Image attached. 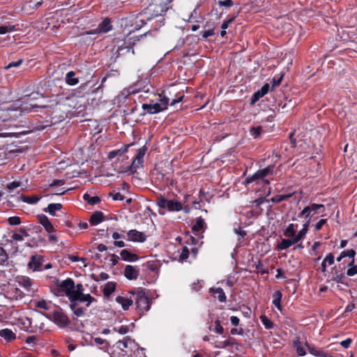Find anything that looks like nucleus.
<instances>
[{
  "instance_id": "nucleus-7",
  "label": "nucleus",
  "mask_w": 357,
  "mask_h": 357,
  "mask_svg": "<svg viewBox=\"0 0 357 357\" xmlns=\"http://www.w3.org/2000/svg\"><path fill=\"white\" fill-rule=\"evenodd\" d=\"M43 314L61 328L66 327L70 324L68 317L62 311L61 309L54 311L51 314Z\"/></svg>"
},
{
  "instance_id": "nucleus-1",
  "label": "nucleus",
  "mask_w": 357,
  "mask_h": 357,
  "mask_svg": "<svg viewBox=\"0 0 357 357\" xmlns=\"http://www.w3.org/2000/svg\"><path fill=\"white\" fill-rule=\"evenodd\" d=\"M43 108L46 109L45 113L50 116L52 124L61 122L67 117L66 106L63 104L56 102L50 106L43 105Z\"/></svg>"
},
{
  "instance_id": "nucleus-27",
  "label": "nucleus",
  "mask_w": 357,
  "mask_h": 357,
  "mask_svg": "<svg viewBox=\"0 0 357 357\" xmlns=\"http://www.w3.org/2000/svg\"><path fill=\"white\" fill-rule=\"evenodd\" d=\"M116 301L121 304L122 308L124 310H128L130 305H132L133 301L131 298H125L121 296H119L116 298Z\"/></svg>"
},
{
  "instance_id": "nucleus-14",
  "label": "nucleus",
  "mask_w": 357,
  "mask_h": 357,
  "mask_svg": "<svg viewBox=\"0 0 357 357\" xmlns=\"http://www.w3.org/2000/svg\"><path fill=\"white\" fill-rule=\"evenodd\" d=\"M43 261V259L41 256L33 255L31 257L28 267L33 271H40Z\"/></svg>"
},
{
  "instance_id": "nucleus-33",
  "label": "nucleus",
  "mask_w": 357,
  "mask_h": 357,
  "mask_svg": "<svg viewBox=\"0 0 357 357\" xmlns=\"http://www.w3.org/2000/svg\"><path fill=\"white\" fill-rule=\"evenodd\" d=\"M306 207L308 208V212H310V213L312 215V216L315 213H318L320 209H323L321 212L324 211V205L323 204H311L310 205Z\"/></svg>"
},
{
  "instance_id": "nucleus-23",
  "label": "nucleus",
  "mask_w": 357,
  "mask_h": 357,
  "mask_svg": "<svg viewBox=\"0 0 357 357\" xmlns=\"http://www.w3.org/2000/svg\"><path fill=\"white\" fill-rule=\"evenodd\" d=\"M104 220V214L101 211H95L89 219V222L91 225H97L102 222Z\"/></svg>"
},
{
  "instance_id": "nucleus-61",
  "label": "nucleus",
  "mask_w": 357,
  "mask_h": 357,
  "mask_svg": "<svg viewBox=\"0 0 357 357\" xmlns=\"http://www.w3.org/2000/svg\"><path fill=\"white\" fill-rule=\"evenodd\" d=\"M20 181H13L10 183H8L7 185V188L10 190V191H12L14 189L18 188L19 186H20Z\"/></svg>"
},
{
  "instance_id": "nucleus-41",
  "label": "nucleus",
  "mask_w": 357,
  "mask_h": 357,
  "mask_svg": "<svg viewBox=\"0 0 357 357\" xmlns=\"http://www.w3.org/2000/svg\"><path fill=\"white\" fill-rule=\"evenodd\" d=\"M146 148L144 146L142 148L137 150V153L136 155L137 160L138 161V164H142L144 162V156L146 153Z\"/></svg>"
},
{
  "instance_id": "nucleus-20",
  "label": "nucleus",
  "mask_w": 357,
  "mask_h": 357,
  "mask_svg": "<svg viewBox=\"0 0 357 357\" xmlns=\"http://www.w3.org/2000/svg\"><path fill=\"white\" fill-rule=\"evenodd\" d=\"M131 146V144H126L123 145L121 149L113 150L109 151L107 154V157L109 160L114 158L116 156H121L124 153L128 152V148Z\"/></svg>"
},
{
  "instance_id": "nucleus-32",
  "label": "nucleus",
  "mask_w": 357,
  "mask_h": 357,
  "mask_svg": "<svg viewBox=\"0 0 357 357\" xmlns=\"http://www.w3.org/2000/svg\"><path fill=\"white\" fill-rule=\"evenodd\" d=\"M83 199L91 206L97 204L100 202V199L99 197H98V196L92 197L88 193H85L83 195Z\"/></svg>"
},
{
  "instance_id": "nucleus-30",
  "label": "nucleus",
  "mask_w": 357,
  "mask_h": 357,
  "mask_svg": "<svg viewBox=\"0 0 357 357\" xmlns=\"http://www.w3.org/2000/svg\"><path fill=\"white\" fill-rule=\"evenodd\" d=\"M282 294L280 291H276L274 292L273 295V304L275 305V307L279 310H282V306H281V299H282Z\"/></svg>"
},
{
  "instance_id": "nucleus-16",
  "label": "nucleus",
  "mask_w": 357,
  "mask_h": 357,
  "mask_svg": "<svg viewBox=\"0 0 357 357\" xmlns=\"http://www.w3.org/2000/svg\"><path fill=\"white\" fill-rule=\"evenodd\" d=\"M38 219L39 222L44 227L45 229L47 232L52 233L54 231V226L50 222L48 218L45 215H44V214L38 215Z\"/></svg>"
},
{
  "instance_id": "nucleus-49",
  "label": "nucleus",
  "mask_w": 357,
  "mask_h": 357,
  "mask_svg": "<svg viewBox=\"0 0 357 357\" xmlns=\"http://www.w3.org/2000/svg\"><path fill=\"white\" fill-rule=\"evenodd\" d=\"M298 218H305L307 219V221L309 220L310 221V218L312 217V215L308 212V208L305 207L301 213L298 215Z\"/></svg>"
},
{
  "instance_id": "nucleus-43",
  "label": "nucleus",
  "mask_w": 357,
  "mask_h": 357,
  "mask_svg": "<svg viewBox=\"0 0 357 357\" xmlns=\"http://www.w3.org/2000/svg\"><path fill=\"white\" fill-rule=\"evenodd\" d=\"M294 346L296 349V353L300 356H303L306 354L305 348L301 345V342L298 340L294 342Z\"/></svg>"
},
{
  "instance_id": "nucleus-56",
  "label": "nucleus",
  "mask_w": 357,
  "mask_h": 357,
  "mask_svg": "<svg viewBox=\"0 0 357 357\" xmlns=\"http://www.w3.org/2000/svg\"><path fill=\"white\" fill-rule=\"evenodd\" d=\"M349 266H350V268H349L347 271V275L348 276H354V275H356L357 274V265H354V264L352 265H349Z\"/></svg>"
},
{
  "instance_id": "nucleus-17",
  "label": "nucleus",
  "mask_w": 357,
  "mask_h": 357,
  "mask_svg": "<svg viewBox=\"0 0 357 357\" xmlns=\"http://www.w3.org/2000/svg\"><path fill=\"white\" fill-rule=\"evenodd\" d=\"M32 100H30L29 102H23V103L20 107V112H32L35 108L38 107H43V105H38L37 103H33L31 101Z\"/></svg>"
},
{
  "instance_id": "nucleus-57",
  "label": "nucleus",
  "mask_w": 357,
  "mask_h": 357,
  "mask_svg": "<svg viewBox=\"0 0 357 357\" xmlns=\"http://www.w3.org/2000/svg\"><path fill=\"white\" fill-rule=\"evenodd\" d=\"M215 35V27H211V29H207L205 31L202 33V38L206 39L209 36H212Z\"/></svg>"
},
{
  "instance_id": "nucleus-42",
  "label": "nucleus",
  "mask_w": 357,
  "mask_h": 357,
  "mask_svg": "<svg viewBox=\"0 0 357 357\" xmlns=\"http://www.w3.org/2000/svg\"><path fill=\"white\" fill-rule=\"evenodd\" d=\"M16 27L15 25L7 24L0 26V34H5L8 32H12L16 31Z\"/></svg>"
},
{
  "instance_id": "nucleus-22",
  "label": "nucleus",
  "mask_w": 357,
  "mask_h": 357,
  "mask_svg": "<svg viewBox=\"0 0 357 357\" xmlns=\"http://www.w3.org/2000/svg\"><path fill=\"white\" fill-rule=\"evenodd\" d=\"M210 291L212 294V296L217 298L220 302H225L227 297L223 291V289L220 287H218L215 289L211 288L210 289Z\"/></svg>"
},
{
  "instance_id": "nucleus-28",
  "label": "nucleus",
  "mask_w": 357,
  "mask_h": 357,
  "mask_svg": "<svg viewBox=\"0 0 357 357\" xmlns=\"http://www.w3.org/2000/svg\"><path fill=\"white\" fill-rule=\"evenodd\" d=\"M206 227L204 220L202 217L196 219L195 224L192 226V229L193 232H199L204 230Z\"/></svg>"
},
{
  "instance_id": "nucleus-36",
  "label": "nucleus",
  "mask_w": 357,
  "mask_h": 357,
  "mask_svg": "<svg viewBox=\"0 0 357 357\" xmlns=\"http://www.w3.org/2000/svg\"><path fill=\"white\" fill-rule=\"evenodd\" d=\"M291 196H292V194L277 195L271 197L269 201L274 202V203H280L282 201L288 199Z\"/></svg>"
},
{
  "instance_id": "nucleus-5",
  "label": "nucleus",
  "mask_w": 357,
  "mask_h": 357,
  "mask_svg": "<svg viewBox=\"0 0 357 357\" xmlns=\"http://www.w3.org/2000/svg\"><path fill=\"white\" fill-rule=\"evenodd\" d=\"M156 204L160 209L167 208L170 212L180 211L183 209V205L180 202L168 200L162 195L157 197Z\"/></svg>"
},
{
  "instance_id": "nucleus-15",
  "label": "nucleus",
  "mask_w": 357,
  "mask_h": 357,
  "mask_svg": "<svg viewBox=\"0 0 357 357\" xmlns=\"http://www.w3.org/2000/svg\"><path fill=\"white\" fill-rule=\"evenodd\" d=\"M17 112L15 109L8 110L1 114L0 115V130H2L3 123L6 121H10L12 119H15L17 117L15 114H13L14 112Z\"/></svg>"
},
{
  "instance_id": "nucleus-48",
  "label": "nucleus",
  "mask_w": 357,
  "mask_h": 357,
  "mask_svg": "<svg viewBox=\"0 0 357 357\" xmlns=\"http://www.w3.org/2000/svg\"><path fill=\"white\" fill-rule=\"evenodd\" d=\"M261 130V126L253 127L250 130V134L255 139H256L260 136Z\"/></svg>"
},
{
  "instance_id": "nucleus-6",
  "label": "nucleus",
  "mask_w": 357,
  "mask_h": 357,
  "mask_svg": "<svg viewBox=\"0 0 357 357\" xmlns=\"http://www.w3.org/2000/svg\"><path fill=\"white\" fill-rule=\"evenodd\" d=\"M135 304L139 310L142 312L149 310L151 302L146 290L141 289L136 294Z\"/></svg>"
},
{
  "instance_id": "nucleus-4",
  "label": "nucleus",
  "mask_w": 357,
  "mask_h": 357,
  "mask_svg": "<svg viewBox=\"0 0 357 357\" xmlns=\"http://www.w3.org/2000/svg\"><path fill=\"white\" fill-rule=\"evenodd\" d=\"M310 225V220H308L303 225V229L298 233V234H294V236H290L289 239L283 238L281 242L278 244V247L279 250H284L288 249L292 245L298 243L300 240H301L308 231Z\"/></svg>"
},
{
  "instance_id": "nucleus-39",
  "label": "nucleus",
  "mask_w": 357,
  "mask_h": 357,
  "mask_svg": "<svg viewBox=\"0 0 357 357\" xmlns=\"http://www.w3.org/2000/svg\"><path fill=\"white\" fill-rule=\"evenodd\" d=\"M115 284L113 282H107L104 289H103V294L105 296H109L112 292L115 290Z\"/></svg>"
},
{
  "instance_id": "nucleus-25",
  "label": "nucleus",
  "mask_w": 357,
  "mask_h": 357,
  "mask_svg": "<svg viewBox=\"0 0 357 357\" xmlns=\"http://www.w3.org/2000/svg\"><path fill=\"white\" fill-rule=\"evenodd\" d=\"M0 337L7 342H11L16 338V335L10 329L5 328L0 331Z\"/></svg>"
},
{
  "instance_id": "nucleus-12",
  "label": "nucleus",
  "mask_w": 357,
  "mask_h": 357,
  "mask_svg": "<svg viewBox=\"0 0 357 357\" xmlns=\"http://www.w3.org/2000/svg\"><path fill=\"white\" fill-rule=\"evenodd\" d=\"M344 268H341L340 266L337 267L335 266L332 268V280L337 282V283H341V284H345L344 279L345 275L344 273L342 272V269Z\"/></svg>"
},
{
  "instance_id": "nucleus-19",
  "label": "nucleus",
  "mask_w": 357,
  "mask_h": 357,
  "mask_svg": "<svg viewBox=\"0 0 357 357\" xmlns=\"http://www.w3.org/2000/svg\"><path fill=\"white\" fill-rule=\"evenodd\" d=\"M120 255L121 259L126 261H136L139 259L137 255L130 252L127 249L122 250L120 252Z\"/></svg>"
},
{
  "instance_id": "nucleus-26",
  "label": "nucleus",
  "mask_w": 357,
  "mask_h": 357,
  "mask_svg": "<svg viewBox=\"0 0 357 357\" xmlns=\"http://www.w3.org/2000/svg\"><path fill=\"white\" fill-rule=\"evenodd\" d=\"M305 345L308 349L310 354L314 356H323V357H333L332 356L325 353L324 351L318 349L314 347L310 346L307 342H305Z\"/></svg>"
},
{
  "instance_id": "nucleus-21",
  "label": "nucleus",
  "mask_w": 357,
  "mask_h": 357,
  "mask_svg": "<svg viewBox=\"0 0 357 357\" xmlns=\"http://www.w3.org/2000/svg\"><path fill=\"white\" fill-rule=\"evenodd\" d=\"M17 282L19 285L26 290L29 291L31 289L33 281L27 276H20L17 278Z\"/></svg>"
},
{
  "instance_id": "nucleus-64",
  "label": "nucleus",
  "mask_w": 357,
  "mask_h": 357,
  "mask_svg": "<svg viewBox=\"0 0 357 357\" xmlns=\"http://www.w3.org/2000/svg\"><path fill=\"white\" fill-rule=\"evenodd\" d=\"M29 3L31 4V7L33 9H37L42 6V4L43 3V1L40 0V1H36L32 0Z\"/></svg>"
},
{
  "instance_id": "nucleus-24",
  "label": "nucleus",
  "mask_w": 357,
  "mask_h": 357,
  "mask_svg": "<svg viewBox=\"0 0 357 357\" xmlns=\"http://www.w3.org/2000/svg\"><path fill=\"white\" fill-rule=\"evenodd\" d=\"M356 255V251L354 249H350L347 250L342 251L340 256L337 258V261H340L342 259L349 257V258H351V261L349 262V265H352L354 264V257Z\"/></svg>"
},
{
  "instance_id": "nucleus-34",
  "label": "nucleus",
  "mask_w": 357,
  "mask_h": 357,
  "mask_svg": "<svg viewBox=\"0 0 357 357\" xmlns=\"http://www.w3.org/2000/svg\"><path fill=\"white\" fill-rule=\"evenodd\" d=\"M133 342V340L128 336H126L123 340H119L117 342L118 347L123 350L126 348H128L129 344H132Z\"/></svg>"
},
{
  "instance_id": "nucleus-63",
  "label": "nucleus",
  "mask_w": 357,
  "mask_h": 357,
  "mask_svg": "<svg viewBox=\"0 0 357 357\" xmlns=\"http://www.w3.org/2000/svg\"><path fill=\"white\" fill-rule=\"evenodd\" d=\"M73 310V314L77 317H83L84 315V309L83 307H78V308L75 307Z\"/></svg>"
},
{
  "instance_id": "nucleus-50",
  "label": "nucleus",
  "mask_w": 357,
  "mask_h": 357,
  "mask_svg": "<svg viewBox=\"0 0 357 357\" xmlns=\"http://www.w3.org/2000/svg\"><path fill=\"white\" fill-rule=\"evenodd\" d=\"M269 89H270V86L268 84H265L261 88V89L258 90L256 91L257 93L259 94V96L261 98H262L263 96H264L269 91Z\"/></svg>"
},
{
  "instance_id": "nucleus-44",
  "label": "nucleus",
  "mask_w": 357,
  "mask_h": 357,
  "mask_svg": "<svg viewBox=\"0 0 357 357\" xmlns=\"http://www.w3.org/2000/svg\"><path fill=\"white\" fill-rule=\"evenodd\" d=\"M296 233L295 230V225L294 224H289L288 227L286 228L284 235L286 237H290V236H294V234Z\"/></svg>"
},
{
  "instance_id": "nucleus-37",
  "label": "nucleus",
  "mask_w": 357,
  "mask_h": 357,
  "mask_svg": "<svg viewBox=\"0 0 357 357\" xmlns=\"http://www.w3.org/2000/svg\"><path fill=\"white\" fill-rule=\"evenodd\" d=\"M215 328H212L211 326H209V330L215 332V333L222 335L224 333V328L222 326L220 320H215Z\"/></svg>"
},
{
  "instance_id": "nucleus-53",
  "label": "nucleus",
  "mask_w": 357,
  "mask_h": 357,
  "mask_svg": "<svg viewBox=\"0 0 357 357\" xmlns=\"http://www.w3.org/2000/svg\"><path fill=\"white\" fill-rule=\"evenodd\" d=\"M8 222L10 225H19L21 223V220L18 216H13L8 218Z\"/></svg>"
},
{
  "instance_id": "nucleus-55",
  "label": "nucleus",
  "mask_w": 357,
  "mask_h": 357,
  "mask_svg": "<svg viewBox=\"0 0 357 357\" xmlns=\"http://www.w3.org/2000/svg\"><path fill=\"white\" fill-rule=\"evenodd\" d=\"M35 307L40 308V309H43L45 310H49V306L45 300H41V301L36 302Z\"/></svg>"
},
{
  "instance_id": "nucleus-51",
  "label": "nucleus",
  "mask_w": 357,
  "mask_h": 357,
  "mask_svg": "<svg viewBox=\"0 0 357 357\" xmlns=\"http://www.w3.org/2000/svg\"><path fill=\"white\" fill-rule=\"evenodd\" d=\"M144 266H146L147 268L151 271H156L158 270V264L154 261H149L146 262V264H144Z\"/></svg>"
},
{
  "instance_id": "nucleus-3",
  "label": "nucleus",
  "mask_w": 357,
  "mask_h": 357,
  "mask_svg": "<svg viewBox=\"0 0 357 357\" xmlns=\"http://www.w3.org/2000/svg\"><path fill=\"white\" fill-rule=\"evenodd\" d=\"M73 297L74 298L72 300V304H69L71 310H74L77 307L78 302H86V305L89 307L96 300L89 294H84V287L81 283L77 285L75 284V289L73 290Z\"/></svg>"
},
{
  "instance_id": "nucleus-35",
  "label": "nucleus",
  "mask_w": 357,
  "mask_h": 357,
  "mask_svg": "<svg viewBox=\"0 0 357 357\" xmlns=\"http://www.w3.org/2000/svg\"><path fill=\"white\" fill-rule=\"evenodd\" d=\"M20 199L24 202H26L29 204H36L40 199V197H39L38 196L29 197V196L22 195L20 196Z\"/></svg>"
},
{
  "instance_id": "nucleus-18",
  "label": "nucleus",
  "mask_w": 357,
  "mask_h": 357,
  "mask_svg": "<svg viewBox=\"0 0 357 357\" xmlns=\"http://www.w3.org/2000/svg\"><path fill=\"white\" fill-rule=\"evenodd\" d=\"M99 31L102 33H106L113 29V25L112 24L111 19L109 17H105L99 24H98Z\"/></svg>"
},
{
  "instance_id": "nucleus-10",
  "label": "nucleus",
  "mask_w": 357,
  "mask_h": 357,
  "mask_svg": "<svg viewBox=\"0 0 357 357\" xmlns=\"http://www.w3.org/2000/svg\"><path fill=\"white\" fill-rule=\"evenodd\" d=\"M127 240L129 241L144 243L146 240V236L144 233L137 231V229H131L127 233Z\"/></svg>"
},
{
  "instance_id": "nucleus-59",
  "label": "nucleus",
  "mask_w": 357,
  "mask_h": 357,
  "mask_svg": "<svg viewBox=\"0 0 357 357\" xmlns=\"http://www.w3.org/2000/svg\"><path fill=\"white\" fill-rule=\"evenodd\" d=\"M220 6H225L226 8H231L234 6V2L231 0L218 1Z\"/></svg>"
},
{
  "instance_id": "nucleus-11",
  "label": "nucleus",
  "mask_w": 357,
  "mask_h": 357,
  "mask_svg": "<svg viewBox=\"0 0 357 357\" xmlns=\"http://www.w3.org/2000/svg\"><path fill=\"white\" fill-rule=\"evenodd\" d=\"M139 273V268L132 265H126L124 269V275L129 280L137 279Z\"/></svg>"
},
{
  "instance_id": "nucleus-45",
  "label": "nucleus",
  "mask_w": 357,
  "mask_h": 357,
  "mask_svg": "<svg viewBox=\"0 0 357 357\" xmlns=\"http://www.w3.org/2000/svg\"><path fill=\"white\" fill-rule=\"evenodd\" d=\"M189 253H190V252H189L188 247L183 246L182 248L181 252L179 255L178 261H181V262H183L184 261H185L189 257Z\"/></svg>"
},
{
  "instance_id": "nucleus-31",
  "label": "nucleus",
  "mask_w": 357,
  "mask_h": 357,
  "mask_svg": "<svg viewBox=\"0 0 357 357\" xmlns=\"http://www.w3.org/2000/svg\"><path fill=\"white\" fill-rule=\"evenodd\" d=\"M66 82L68 84L74 86L78 84L79 79L75 77V72L70 71L66 75Z\"/></svg>"
},
{
  "instance_id": "nucleus-29",
  "label": "nucleus",
  "mask_w": 357,
  "mask_h": 357,
  "mask_svg": "<svg viewBox=\"0 0 357 357\" xmlns=\"http://www.w3.org/2000/svg\"><path fill=\"white\" fill-rule=\"evenodd\" d=\"M62 208V204L60 203L50 204L47 207L44 209V211L49 213L52 215H54L56 211H60Z\"/></svg>"
},
{
  "instance_id": "nucleus-46",
  "label": "nucleus",
  "mask_w": 357,
  "mask_h": 357,
  "mask_svg": "<svg viewBox=\"0 0 357 357\" xmlns=\"http://www.w3.org/2000/svg\"><path fill=\"white\" fill-rule=\"evenodd\" d=\"M113 330L121 335H125L129 332V326L121 325L119 326H115Z\"/></svg>"
},
{
  "instance_id": "nucleus-9",
  "label": "nucleus",
  "mask_w": 357,
  "mask_h": 357,
  "mask_svg": "<svg viewBox=\"0 0 357 357\" xmlns=\"http://www.w3.org/2000/svg\"><path fill=\"white\" fill-rule=\"evenodd\" d=\"M147 33H145L144 34H142L140 36H136L133 38H129V40H132V39H134V41L133 42H126L124 41L121 45H120L118 49H117V51H116V57H119V56H121V54H123L126 52H130V50H131V52H132V54H135V52H134V50L132 49V47L130 46L131 45H135V42L136 41H139L142 38H143L144 36H145L146 35Z\"/></svg>"
},
{
  "instance_id": "nucleus-58",
  "label": "nucleus",
  "mask_w": 357,
  "mask_h": 357,
  "mask_svg": "<svg viewBox=\"0 0 357 357\" xmlns=\"http://www.w3.org/2000/svg\"><path fill=\"white\" fill-rule=\"evenodd\" d=\"M109 197H112L114 200L122 201L125 199V197L120 192H109Z\"/></svg>"
},
{
  "instance_id": "nucleus-47",
  "label": "nucleus",
  "mask_w": 357,
  "mask_h": 357,
  "mask_svg": "<svg viewBox=\"0 0 357 357\" xmlns=\"http://www.w3.org/2000/svg\"><path fill=\"white\" fill-rule=\"evenodd\" d=\"M8 259V255L6 250L0 246V265H4Z\"/></svg>"
},
{
  "instance_id": "nucleus-54",
  "label": "nucleus",
  "mask_w": 357,
  "mask_h": 357,
  "mask_svg": "<svg viewBox=\"0 0 357 357\" xmlns=\"http://www.w3.org/2000/svg\"><path fill=\"white\" fill-rule=\"evenodd\" d=\"M142 164H138V161L137 160V158H135L131 165L128 167V169L132 173L136 172L137 168H138L139 166H142Z\"/></svg>"
},
{
  "instance_id": "nucleus-38",
  "label": "nucleus",
  "mask_w": 357,
  "mask_h": 357,
  "mask_svg": "<svg viewBox=\"0 0 357 357\" xmlns=\"http://www.w3.org/2000/svg\"><path fill=\"white\" fill-rule=\"evenodd\" d=\"M236 344V340L234 337H229L227 340L222 341L220 343V345L217 346L218 348H226L229 346H232Z\"/></svg>"
},
{
  "instance_id": "nucleus-2",
  "label": "nucleus",
  "mask_w": 357,
  "mask_h": 357,
  "mask_svg": "<svg viewBox=\"0 0 357 357\" xmlns=\"http://www.w3.org/2000/svg\"><path fill=\"white\" fill-rule=\"evenodd\" d=\"M55 294L57 296H66L69 301L70 304H72L73 290L75 289V282L72 278H67L64 280H59L57 279L55 282Z\"/></svg>"
},
{
  "instance_id": "nucleus-60",
  "label": "nucleus",
  "mask_w": 357,
  "mask_h": 357,
  "mask_svg": "<svg viewBox=\"0 0 357 357\" xmlns=\"http://www.w3.org/2000/svg\"><path fill=\"white\" fill-rule=\"evenodd\" d=\"M328 266L334 264V256L332 253H328L324 260Z\"/></svg>"
},
{
  "instance_id": "nucleus-62",
  "label": "nucleus",
  "mask_w": 357,
  "mask_h": 357,
  "mask_svg": "<svg viewBox=\"0 0 357 357\" xmlns=\"http://www.w3.org/2000/svg\"><path fill=\"white\" fill-rule=\"evenodd\" d=\"M236 17V16L235 15V16H233L232 17L229 18L227 20L223 21V22L222 23V25H221V29H227L228 28L229 24L230 23H231L232 22H234V20H235Z\"/></svg>"
},
{
  "instance_id": "nucleus-40",
  "label": "nucleus",
  "mask_w": 357,
  "mask_h": 357,
  "mask_svg": "<svg viewBox=\"0 0 357 357\" xmlns=\"http://www.w3.org/2000/svg\"><path fill=\"white\" fill-rule=\"evenodd\" d=\"M261 321L264 326V327L267 329H271L273 328L274 324L273 321L268 319L266 315H261L260 317Z\"/></svg>"
},
{
  "instance_id": "nucleus-52",
  "label": "nucleus",
  "mask_w": 357,
  "mask_h": 357,
  "mask_svg": "<svg viewBox=\"0 0 357 357\" xmlns=\"http://www.w3.org/2000/svg\"><path fill=\"white\" fill-rule=\"evenodd\" d=\"M160 102L159 105H161L162 106H163L162 107V111L166 109L167 108V106L169 105V98H167V96H162L160 95Z\"/></svg>"
},
{
  "instance_id": "nucleus-13",
  "label": "nucleus",
  "mask_w": 357,
  "mask_h": 357,
  "mask_svg": "<svg viewBox=\"0 0 357 357\" xmlns=\"http://www.w3.org/2000/svg\"><path fill=\"white\" fill-rule=\"evenodd\" d=\"M142 107L146 113L149 114H154L162 112L163 106L159 105L158 102L153 104L144 103L142 105Z\"/></svg>"
},
{
  "instance_id": "nucleus-8",
  "label": "nucleus",
  "mask_w": 357,
  "mask_h": 357,
  "mask_svg": "<svg viewBox=\"0 0 357 357\" xmlns=\"http://www.w3.org/2000/svg\"><path fill=\"white\" fill-rule=\"evenodd\" d=\"M274 165H269L264 169H259L252 176L245 179L246 183H251L258 180H264V178L273 174Z\"/></svg>"
}]
</instances>
